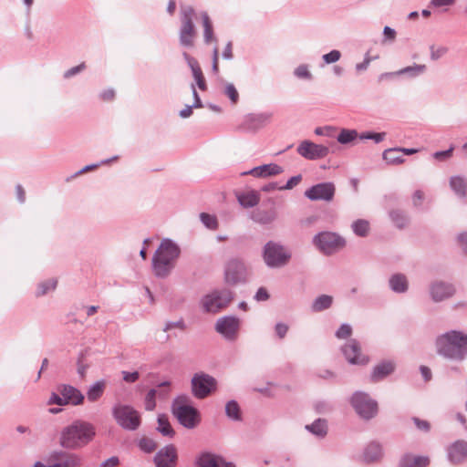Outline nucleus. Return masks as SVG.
<instances>
[{"label":"nucleus","instance_id":"a18cd8bd","mask_svg":"<svg viewBox=\"0 0 467 467\" xmlns=\"http://www.w3.org/2000/svg\"><path fill=\"white\" fill-rule=\"evenodd\" d=\"M200 219L202 223L209 229H216L218 226L217 219L215 216L211 215L206 213H202L200 214Z\"/></svg>","mask_w":467,"mask_h":467},{"label":"nucleus","instance_id":"f704fd0d","mask_svg":"<svg viewBox=\"0 0 467 467\" xmlns=\"http://www.w3.org/2000/svg\"><path fill=\"white\" fill-rule=\"evenodd\" d=\"M202 26H203V39L205 44H210L212 41H217V39L213 36V28L212 21L207 14V12L201 13Z\"/></svg>","mask_w":467,"mask_h":467},{"label":"nucleus","instance_id":"6e6d98bb","mask_svg":"<svg viewBox=\"0 0 467 467\" xmlns=\"http://www.w3.org/2000/svg\"><path fill=\"white\" fill-rule=\"evenodd\" d=\"M302 181V175L298 174V175H296V176H293L291 177L287 182L283 185V186H280L279 187V190L280 191H283V190H291L293 189L295 186H296L297 184L300 183V182Z\"/></svg>","mask_w":467,"mask_h":467},{"label":"nucleus","instance_id":"bf43d9fd","mask_svg":"<svg viewBox=\"0 0 467 467\" xmlns=\"http://www.w3.org/2000/svg\"><path fill=\"white\" fill-rule=\"evenodd\" d=\"M454 150L453 146H451L448 150L442 151H436L433 153V158L438 161H444L451 157L452 151Z\"/></svg>","mask_w":467,"mask_h":467},{"label":"nucleus","instance_id":"72a5a7b5","mask_svg":"<svg viewBox=\"0 0 467 467\" xmlns=\"http://www.w3.org/2000/svg\"><path fill=\"white\" fill-rule=\"evenodd\" d=\"M106 388L105 380H98L94 384H92L87 392V398L89 401L94 402L97 401L99 398L102 397Z\"/></svg>","mask_w":467,"mask_h":467},{"label":"nucleus","instance_id":"603ef678","mask_svg":"<svg viewBox=\"0 0 467 467\" xmlns=\"http://www.w3.org/2000/svg\"><path fill=\"white\" fill-rule=\"evenodd\" d=\"M295 76L299 78H306L311 79L312 74L308 70V67L306 65H300L295 69Z\"/></svg>","mask_w":467,"mask_h":467},{"label":"nucleus","instance_id":"a19ab883","mask_svg":"<svg viewBox=\"0 0 467 467\" xmlns=\"http://www.w3.org/2000/svg\"><path fill=\"white\" fill-rule=\"evenodd\" d=\"M359 135L356 130L342 129L337 137L340 144H348L355 140Z\"/></svg>","mask_w":467,"mask_h":467},{"label":"nucleus","instance_id":"3c124183","mask_svg":"<svg viewBox=\"0 0 467 467\" xmlns=\"http://www.w3.org/2000/svg\"><path fill=\"white\" fill-rule=\"evenodd\" d=\"M192 75L199 88L202 90H205L206 83L201 67L195 68L194 71H192Z\"/></svg>","mask_w":467,"mask_h":467},{"label":"nucleus","instance_id":"79ce46f5","mask_svg":"<svg viewBox=\"0 0 467 467\" xmlns=\"http://www.w3.org/2000/svg\"><path fill=\"white\" fill-rule=\"evenodd\" d=\"M389 217L391 221L397 225L399 228H403L408 223V217L404 212L400 210H393L389 213Z\"/></svg>","mask_w":467,"mask_h":467},{"label":"nucleus","instance_id":"9b49d317","mask_svg":"<svg viewBox=\"0 0 467 467\" xmlns=\"http://www.w3.org/2000/svg\"><path fill=\"white\" fill-rule=\"evenodd\" d=\"M248 275V268L243 260L233 258L227 262L224 268V281L227 285H236L245 283Z\"/></svg>","mask_w":467,"mask_h":467},{"label":"nucleus","instance_id":"7c9ffc66","mask_svg":"<svg viewBox=\"0 0 467 467\" xmlns=\"http://www.w3.org/2000/svg\"><path fill=\"white\" fill-rule=\"evenodd\" d=\"M382 456L381 446L377 442L369 443L364 450L363 457L366 462H374Z\"/></svg>","mask_w":467,"mask_h":467},{"label":"nucleus","instance_id":"69168bd1","mask_svg":"<svg viewBox=\"0 0 467 467\" xmlns=\"http://www.w3.org/2000/svg\"><path fill=\"white\" fill-rule=\"evenodd\" d=\"M424 200V193L420 190H417L412 195V203L415 207H420Z\"/></svg>","mask_w":467,"mask_h":467},{"label":"nucleus","instance_id":"5fc2aeb1","mask_svg":"<svg viewBox=\"0 0 467 467\" xmlns=\"http://www.w3.org/2000/svg\"><path fill=\"white\" fill-rule=\"evenodd\" d=\"M117 159H118V156H114V157H112L111 159L103 160V161H100L99 163H98V164H90V165H87V166H85L84 168H82L81 170H79V171L76 173V175H79V174H82V173L87 172V171H88L94 170V169L98 168V167H99V166H100V165L108 164V163H109L111 161H115V160H117Z\"/></svg>","mask_w":467,"mask_h":467},{"label":"nucleus","instance_id":"338daca9","mask_svg":"<svg viewBox=\"0 0 467 467\" xmlns=\"http://www.w3.org/2000/svg\"><path fill=\"white\" fill-rule=\"evenodd\" d=\"M122 375H123V379L129 383H133V382L137 381L140 378V374L138 371H134V372L122 371Z\"/></svg>","mask_w":467,"mask_h":467},{"label":"nucleus","instance_id":"f257e3e1","mask_svg":"<svg viewBox=\"0 0 467 467\" xmlns=\"http://www.w3.org/2000/svg\"><path fill=\"white\" fill-rule=\"evenodd\" d=\"M436 352L446 359L463 361L467 357V334L459 330H450L437 337Z\"/></svg>","mask_w":467,"mask_h":467},{"label":"nucleus","instance_id":"6ab92c4d","mask_svg":"<svg viewBox=\"0 0 467 467\" xmlns=\"http://www.w3.org/2000/svg\"><path fill=\"white\" fill-rule=\"evenodd\" d=\"M455 294V288L451 284L442 281H435L430 285L431 299L438 303L451 297Z\"/></svg>","mask_w":467,"mask_h":467},{"label":"nucleus","instance_id":"4c0bfd02","mask_svg":"<svg viewBox=\"0 0 467 467\" xmlns=\"http://www.w3.org/2000/svg\"><path fill=\"white\" fill-rule=\"evenodd\" d=\"M225 414L232 420L239 421L242 420L240 407L235 400H230L226 403Z\"/></svg>","mask_w":467,"mask_h":467},{"label":"nucleus","instance_id":"5701e85b","mask_svg":"<svg viewBox=\"0 0 467 467\" xmlns=\"http://www.w3.org/2000/svg\"><path fill=\"white\" fill-rule=\"evenodd\" d=\"M57 390L65 399L66 404L79 405L84 400V395L71 385L62 384L58 386Z\"/></svg>","mask_w":467,"mask_h":467},{"label":"nucleus","instance_id":"09e8293b","mask_svg":"<svg viewBox=\"0 0 467 467\" xmlns=\"http://www.w3.org/2000/svg\"><path fill=\"white\" fill-rule=\"evenodd\" d=\"M386 137L385 132H363L359 135L360 140H373L376 143L381 142Z\"/></svg>","mask_w":467,"mask_h":467},{"label":"nucleus","instance_id":"a878e982","mask_svg":"<svg viewBox=\"0 0 467 467\" xmlns=\"http://www.w3.org/2000/svg\"><path fill=\"white\" fill-rule=\"evenodd\" d=\"M395 370V363L390 360H384L376 365L371 372L370 379L378 382L393 373Z\"/></svg>","mask_w":467,"mask_h":467},{"label":"nucleus","instance_id":"0e129e2a","mask_svg":"<svg viewBox=\"0 0 467 467\" xmlns=\"http://www.w3.org/2000/svg\"><path fill=\"white\" fill-rule=\"evenodd\" d=\"M413 421L420 431L428 432L431 429V425L427 420H420L419 418H413Z\"/></svg>","mask_w":467,"mask_h":467},{"label":"nucleus","instance_id":"412c9836","mask_svg":"<svg viewBox=\"0 0 467 467\" xmlns=\"http://www.w3.org/2000/svg\"><path fill=\"white\" fill-rule=\"evenodd\" d=\"M177 462V451L170 444L161 449L154 457L157 467H174Z\"/></svg>","mask_w":467,"mask_h":467},{"label":"nucleus","instance_id":"37998d69","mask_svg":"<svg viewBox=\"0 0 467 467\" xmlns=\"http://www.w3.org/2000/svg\"><path fill=\"white\" fill-rule=\"evenodd\" d=\"M57 285V281L54 278L46 280L38 285L37 290H36V296H42L47 294L49 291H53L56 289Z\"/></svg>","mask_w":467,"mask_h":467},{"label":"nucleus","instance_id":"49530a36","mask_svg":"<svg viewBox=\"0 0 467 467\" xmlns=\"http://www.w3.org/2000/svg\"><path fill=\"white\" fill-rule=\"evenodd\" d=\"M224 95L227 96L230 100L235 104L239 99V94L233 83H227L223 91Z\"/></svg>","mask_w":467,"mask_h":467},{"label":"nucleus","instance_id":"6e6552de","mask_svg":"<svg viewBox=\"0 0 467 467\" xmlns=\"http://www.w3.org/2000/svg\"><path fill=\"white\" fill-rule=\"evenodd\" d=\"M112 414L117 423L125 430L135 431L140 425V414L131 406L116 404Z\"/></svg>","mask_w":467,"mask_h":467},{"label":"nucleus","instance_id":"f8f14e48","mask_svg":"<svg viewBox=\"0 0 467 467\" xmlns=\"http://www.w3.org/2000/svg\"><path fill=\"white\" fill-rule=\"evenodd\" d=\"M241 321L234 316H223L216 320L214 329L224 339L234 341L238 337Z\"/></svg>","mask_w":467,"mask_h":467},{"label":"nucleus","instance_id":"ea45409f","mask_svg":"<svg viewBox=\"0 0 467 467\" xmlns=\"http://www.w3.org/2000/svg\"><path fill=\"white\" fill-rule=\"evenodd\" d=\"M351 228L356 235L365 237L369 232V223L367 220L358 219L352 223Z\"/></svg>","mask_w":467,"mask_h":467},{"label":"nucleus","instance_id":"dca6fc26","mask_svg":"<svg viewBox=\"0 0 467 467\" xmlns=\"http://www.w3.org/2000/svg\"><path fill=\"white\" fill-rule=\"evenodd\" d=\"M298 154L306 160H319L327 157L329 149L321 144H316L310 140H303L296 149Z\"/></svg>","mask_w":467,"mask_h":467},{"label":"nucleus","instance_id":"0eeeda50","mask_svg":"<svg viewBox=\"0 0 467 467\" xmlns=\"http://www.w3.org/2000/svg\"><path fill=\"white\" fill-rule=\"evenodd\" d=\"M195 10L191 5L181 6V22L182 26L179 32L181 46L184 47H192L194 44L196 31L193 25V17Z\"/></svg>","mask_w":467,"mask_h":467},{"label":"nucleus","instance_id":"bb28decb","mask_svg":"<svg viewBox=\"0 0 467 467\" xmlns=\"http://www.w3.org/2000/svg\"><path fill=\"white\" fill-rule=\"evenodd\" d=\"M430 459L427 456H415L411 453L404 454L399 463V467H427Z\"/></svg>","mask_w":467,"mask_h":467},{"label":"nucleus","instance_id":"4d7b16f0","mask_svg":"<svg viewBox=\"0 0 467 467\" xmlns=\"http://www.w3.org/2000/svg\"><path fill=\"white\" fill-rule=\"evenodd\" d=\"M448 52V48L446 47H440L438 48H434L433 46L431 47V58L432 60H437L442 56H444Z\"/></svg>","mask_w":467,"mask_h":467},{"label":"nucleus","instance_id":"a211bd4d","mask_svg":"<svg viewBox=\"0 0 467 467\" xmlns=\"http://www.w3.org/2000/svg\"><path fill=\"white\" fill-rule=\"evenodd\" d=\"M448 461L458 465L467 461V441L464 440H457L447 447Z\"/></svg>","mask_w":467,"mask_h":467},{"label":"nucleus","instance_id":"2f4dec72","mask_svg":"<svg viewBox=\"0 0 467 467\" xmlns=\"http://www.w3.org/2000/svg\"><path fill=\"white\" fill-rule=\"evenodd\" d=\"M451 190L461 198L467 194V181L462 176H452L450 179Z\"/></svg>","mask_w":467,"mask_h":467},{"label":"nucleus","instance_id":"4468645a","mask_svg":"<svg viewBox=\"0 0 467 467\" xmlns=\"http://www.w3.org/2000/svg\"><path fill=\"white\" fill-rule=\"evenodd\" d=\"M215 388V379L208 374L196 373L192 379V394L197 399L206 398Z\"/></svg>","mask_w":467,"mask_h":467},{"label":"nucleus","instance_id":"052dcab7","mask_svg":"<svg viewBox=\"0 0 467 467\" xmlns=\"http://www.w3.org/2000/svg\"><path fill=\"white\" fill-rule=\"evenodd\" d=\"M173 328H179L181 330H183L185 328V324L183 320L180 319L178 321H168L166 322L163 330L166 332Z\"/></svg>","mask_w":467,"mask_h":467},{"label":"nucleus","instance_id":"b1692460","mask_svg":"<svg viewBox=\"0 0 467 467\" xmlns=\"http://www.w3.org/2000/svg\"><path fill=\"white\" fill-rule=\"evenodd\" d=\"M283 171H284V169L281 166H279L275 163H269V164H264V165H261L258 167H254L252 170H250L249 171L244 172L243 174L244 175L251 174L256 178H265V177H268V176H275V175L281 174Z\"/></svg>","mask_w":467,"mask_h":467},{"label":"nucleus","instance_id":"473e14b6","mask_svg":"<svg viewBox=\"0 0 467 467\" xmlns=\"http://www.w3.org/2000/svg\"><path fill=\"white\" fill-rule=\"evenodd\" d=\"M306 429L318 438H324L327 433V420L317 419L313 423L306 425Z\"/></svg>","mask_w":467,"mask_h":467},{"label":"nucleus","instance_id":"774afa93","mask_svg":"<svg viewBox=\"0 0 467 467\" xmlns=\"http://www.w3.org/2000/svg\"><path fill=\"white\" fill-rule=\"evenodd\" d=\"M458 242L465 254H467V232L458 235Z\"/></svg>","mask_w":467,"mask_h":467},{"label":"nucleus","instance_id":"7ed1b4c3","mask_svg":"<svg viewBox=\"0 0 467 467\" xmlns=\"http://www.w3.org/2000/svg\"><path fill=\"white\" fill-rule=\"evenodd\" d=\"M181 255L180 246L171 239L164 238L152 257V271L159 278H165L175 268Z\"/></svg>","mask_w":467,"mask_h":467},{"label":"nucleus","instance_id":"c756f323","mask_svg":"<svg viewBox=\"0 0 467 467\" xmlns=\"http://www.w3.org/2000/svg\"><path fill=\"white\" fill-rule=\"evenodd\" d=\"M251 219L260 224H269L276 219V212L275 210H256L253 212Z\"/></svg>","mask_w":467,"mask_h":467},{"label":"nucleus","instance_id":"cd10ccee","mask_svg":"<svg viewBox=\"0 0 467 467\" xmlns=\"http://www.w3.org/2000/svg\"><path fill=\"white\" fill-rule=\"evenodd\" d=\"M389 285L394 293L403 294L409 289V281L405 275L398 273L389 277Z\"/></svg>","mask_w":467,"mask_h":467},{"label":"nucleus","instance_id":"e433bc0d","mask_svg":"<svg viewBox=\"0 0 467 467\" xmlns=\"http://www.w3.org/2000/svg\"><path fill=\"white\" fill-rule=\"evenodd\" d=\"M333 303V297L327 295L317 296L312 303L311 309L313 312H321L328 309Z\"/></svg>","mask_w":467,"mask_h":467},{"label":"nucleus","instance_id":"aec40b11","mask_svg":"<svg viewBox=\"0 0 467 467\" xmlns=\"http://www.w3.org/2000/svg\"><path fill=\"white\" fill-rule=\"evenodd\" d=\"M197 467H235L234 463L227 462L223 456L212 453L202 452L196 459Z\"/></svg>","mask_w":467,"mask_h":467},{"label":"nucleus","instance_id":"39448f33","mask_svg":"<svg viewBox=\"0 0 467 467\" xmlns=\"http://www.w3.org/2000/svg\"><path fill=\"white\" fill-rule=\"evenodd\" d=\"M234 297V294L229 288H217L203 296L200 304L204 313L217 314L227 308Z\"/></svg>","mask_w":467,"mask_h":467},{"label":"nucleus","instance_id":"e2e57ef3","mask_svg":"<svg viewBox=\"0 0 467 467\" xmlns=\"http://www.w3.org/2000/svg\"><path fill=\"white\" fill-rule=\"evenodd\" d=\"M275 333L279 338H284L288 331V326L284 323H277L275 327Z\"/></svg>","mask_w":467,"mask_h":467},{"label":"nucleus","instance_id":"c85d7f7f","mask_svg":"<svg viewBox=\"0 0 467 467\" xmlns=\"http://www.w3.org/2000/svg\"><path fill=\"white\" fill-rule=\"evenodd\" d=\"M237 200L244 208H252L258 204L260 197L255 191H249L238 193Z\"/></svg>","mask_w":467,"mask_h":467},{"label":"nucleus","instance_id":"393cba45","mask_svg":"<svg viewBox=\"0 0 467 467\" xmlns=\"http://www.w3.org/2000/svg\"><path fill=\"white\" fill-rule=\"evenodd\" d=\"M427 69L426 65L423 64H414L412 66H409L406 67H403L396 72H388V73H382L379 79L381 81L385 78H392L394 76H400V75H408L410 78H416L421 74H423Z\"/></svg>","mask_w":467,"mask_h":467},{"label":"nucleus","instance_id":"f3484780","mask_svg":"<svg viewBox=\"0 0 467 467\" xmlns=\"http://www.w3.org/2000/svg\"><path fill=\"white\" fill-rule=\"evenodd\" d=\"M342 352L350 364L365 365L368 358L361 353L359 343L356 339H350L343 348Z\"/></svg>","mask_w":467,"mask_h":467},{"label":"nucleus","instance_id":"423d86ee","mask_svg":"<svg viewBox=\"0 0 467 467\" xmlns=\"http://www.w3.org/2000/svg\"><path fill=\"white\" fill-rule=\"evenodd\" d=\"M292 253L278 242L268 241L263 248V259L270 268H281L291 260Z\"/></svg>","mask_w":467,"mask_h":467},{"label":"nucleus","instance_id":"680f3d73","mask_svg":"<svg viewBox=\"0 0 467 467\" xmlns=\"http://www.w3.org/2000/svg\"><path fill=\"white\" fill-rule=\"evenodd\" d=\"M48 404H57L59 406L67 405L65 399H63V396H61L56 392L51 393L49 400H48Z\"/></svg>","mask_w":467,"mask_h":467},{"label":"nucleus","instance_id":"f03ea898","mask_svg":"<svg viewBox=\"0 0 467 467\" xmlns=\"http://www.w3.org/2000/svg\"><path fill=\"white\" fill-rule=\"evenodd\" d=\"M95 435L96 430L91 423L77 420L62 430L59 444L67 450H78L88 445Z\"/></svg>","mask_w":467,"mask_h":467},{"label":"nucleus","instance_id":"864d4df0","mask_svg":"<svg viewBox=\"0 0 467 467\" xmlns=\"http://www.w3.org/2000/svg\"><path fill=\"white\" fill-rule=\"evenodd\" d=\"M352 333V328L348 324H342L336 332V337L339 339L348 338Z\"/></svg>","mask_w":467,"mask_h":467},{"label":"nucleus","instance_id":"1a4fd4ad","mask_svg":"<svg viewBox=\"0 0 467 467\" xmlns=\"http://www.w3.org/2000/svg\"><path fill=\"white\" fill-rule=\"evenodd\" d=\"M351 405L356 412L365 420L374 418L378 413V403L368 393L355 392L351 397Z\"/></svg>","mask_w":467,"mask_h":467},{"label":"nucleus","instance_id":"58836bf2","mask_svg":"<svg viewBox=\"0 0 467 467\" xmlns=\"http://www.w3.org/2000/svg\"><path fill=\"white\" fill-rule=\"evenodd\" d=\"M158 431L161 433L163 436H167L172 438L175 434L172 427L171 426L168 419L164 415H161L158 417Z\"/></svg>","mask_w":467,"mask_h":467},{"label":"nucleus","instance_id":"2eb2a0df","mask_svg":"<svg viewBox=\"0 0 467 467\" xmlns=\"http://www.w3.org/2000/svg\"><path fill=\"white\" fill-rule=\"evenodd\" d=\"M336 188L333 182H321L313 185L305 192V196L311 201L330 202L335 195Z\"/></svg>","mask_w":467,"mask_h":467},{"label":"nucleus","instance_id":"c03bdc74","mask_svg":"<svg viewBox=\"0 0 467 467\" xmlns=\"http://www.w3.org/2000/svg\"><path fill=\"white\" fill-rule=\"evenodd\" d=\"M139 447L145 452H152L157 449V443L150 438L143 437L139 441Z\"/></svg>","mask_w":467,"mask_h":467},{"label":"nucleus","instance_id":"de8ad7c7","mask_svg":"<svg viewBox=\"0 0 467 467\" xmlns=\"http://www.w3.org/2000/svg\"><path fill=\"white\" fill-rule=\"evenodd\" d=\"M157 396V390L155 389H151L149 390L145 397V409L147 410H154L156 406L155 398Z\"/></svg>","mask_w":467,"mask_h":467},{"label":"nucleus","instance_id":"8fccbe9b","mask_svg":"<svg viewBox=\"0 0 467 467\" xmlns=\"http://www.w3.org/2000/svg\"><path fill=\"white\" fill-rule=\"evenodd\" d=\"M341 57V53L338 50H332L329 53L323 55L322 59L326 64H332L337 62Z\"/></svg>","mask_w":467,"mask_h":467},{"label":"nucleus","instance_id":"ddd939ff","mask_svg":"<svg viewBox=\"0 0 467 467\" xmlns=\"http://www.w3.org/2000/svg\"><path fill=\"white\" fill-rule=\"evenodd\" d=\"M47 462L50 467H81L83 459L74 452L54 451L47 456Z\"/></svg>","mask_w":467,"mask_h":467},{"label":"nucleus","instance_id":"c9c22d12","mask_svg":"<svg viewBox=\"0 0 467 467\" xmlns=\"http://www.w3.org/2000/svg\"><path fill=\"white\" fill-rule=\"evenodd\" d=\"M382 157L387 163L392 165L400 164L405 161L399 148H391L384 150Z\"/></svg>","mask_w":467,"mask_h":467},{"label":"nucleus","instance_id":"20e7f679","mask_svg":"<svg viewBox=\"0 0 467 467\" xmlns=\"http://www.w3.org/2000/svg\"><path fill=\"white\" fill-rule=\"evenodd\" d=\"M190 402L188 396L181 395L175 398L171 404L172 414L186 429H193L200 422L199 411Z\"/></svg>","mask_w":467,"mask_h":467},{"label":"nucleus","instance_id":"9d476101","mask_svg":"<svg viewBox=\"0 0 467 467\" xmlns=\"http://www.w3.org/2000/svg\"><path fill=\"white\" fill-rule=\"evenodd\" d=\"M313 244L325 254H331L343 248L345 240L332 232H321L313 238Z\"/></svg>","mask_w":467,"mask_h":467},{"label":"nucleus","instance_id":"4be33fe9","mask_svg":"<svg viewBox=\"0 0 467 467\" xmlns=\"http://www.w3.org/2000/svg\"><path fill=\"white\" fill-rule=\"evenodd\" d=\"M271 117L270 113L248 115L241 128L244 130L255 131L269 122Z\"/></svg>","mask_w":467,"mask_h":467},{"label":"nucleus","instance_id":"13d9d810","mask_svg":"<svg viewBox=\"0 0 467 467\" xmlns=\"http://www.w3.org/2000/svg\"><path fill=\"white\" fill-rule=\"evenodd\" d=\"M86 68V64L84 62L80 63L79 65L76 66V67H73L69 69H67L65 73H64V78H70L71 77L80 73L82 70H84Z\"/></svg>","mask_w":467,"mask_h":467}]
</instances>
